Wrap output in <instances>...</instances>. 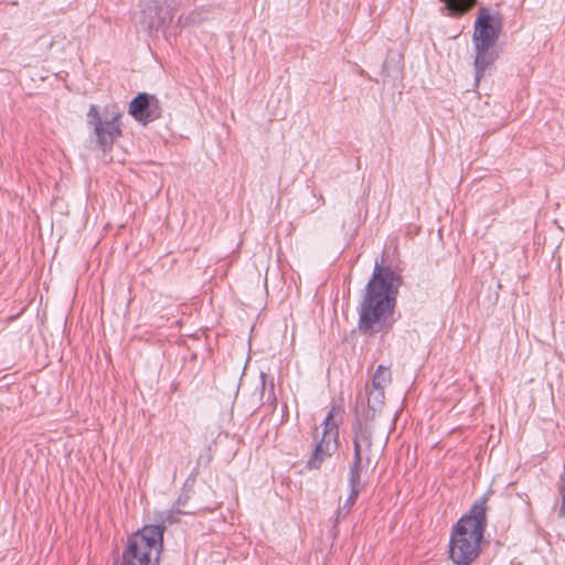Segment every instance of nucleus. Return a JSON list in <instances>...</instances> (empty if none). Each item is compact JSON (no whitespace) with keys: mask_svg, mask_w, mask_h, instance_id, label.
<instances>
[{"mask_svg":"<svg viewBox=\"0 0 565 565\" xmlns=\"http://www.w3.org/2000/svg\"><path fill=\"white\" fill-rule=\"evenodd\" d=\"M401 285L402 277L396 271L375 264L359 309L358 328L362 334L374 335L391 329L395 294Z\"/></svg>","mask_w":565,"mask_h":565,"instance_id":"f257e3e1","label":"nucleus"},{"mask_svg":"<svg viewBox=\"0 0 565 565\" xmlns=\"http://www.w3.org/2000/svg\"><path fill=\"white\" fill-rule=\"evenodd\" d=\"M486 510V500L481 499L454 525L448 552L455 565H471L479 557L487 526Z\"/></svg>","mask_w":565,"mask_h":565,"instance_id":"f03ea898","label":"nucleus"},{"mask_svg":"<svg viewBox=\"0 0 565 565\" xmlns=\"http://www.w3.org/2000/svg\"><path fill=\"white\" fill-rule=\"evenodd\" d=\"M163 525H145L128 537L120 565H159L163 548Z\"/></svg>","mask_w":565,"mask_h":565,"instance_id":"7ed1b4c3","label":"nucleus"},{"mask_svg":"<svg viewBox=\"0 0 565 565\" xmlns=\"http://www.w3.org/2000/svg\"><path fill=\"white\" fill-rule=\"evenodd\" d=\"M181 0H148L141 11L140 24L145 31H167L173 26L178 28L180 18L175 20Z\"/></svg>","mask_w":565,"mask_h":565,"instance_id":"20e7f679","label":"nucleus"},{"mask_svg":"<svg viewBox=\"0 0 565 565\" xmlns=\"http://www.w3.org/2000/svg\"><path fill=\"white\" fill-rule=\"evenodd\" d=\"M120 111L102 116L98 106L90 105L87 111V125L93 128L97 145L103 151H108L117 138L121 136Z\"/></svg>","mask_w":565,"mask_h":565,"instance_id":"39448f33","label":"nucleus"},{"mask_svg":"<svg viewBox=\"0 0 565 565\" xmlns=\"http://www.w3.org/2000/svg\"><path fill=\"white\" fill-rule=\"evenodd\" d=\"M502 22L499 12L480 7L473 25L472 44L494 46L501 33Z\"/></svg>","mask_w":565,"mask_h":565,"instance_id":"423d86ee","label":"nucleus"},{"mask_svg":"<svg viewBox=\"0 0 565 565\" xmlns=\"http://www.w3.org/2000/svg\"><path fill=\"white\" fill-rule=\"evenodd\" d=\"M128 113L136 121L146 126L161 117L162 105L157 96L139 93L130 102Z\"/></svg>","mask_w":565,"mask_h":565,"instance_id":"0eeeda50","label":"nucleus"},{"mask_svg":"<svg viewBox=\"0 0 565 565\" xmlns=\"http://www.w3.org/2000/svg\"><path fill=\"white\" fill-rule=\"evenodd\" d=\"M334 411L332 407L330 412L327 414L323 423H322V436L316 443L315 447H320L326 450V448H331L333 452H335L339 448V426L334 420Z\"/></svg>","mask_w":565,"mask_h":565,"instance_id":"6e6552de","label":"nucleus"},{"mask_svg":"<svg viewBox=\"0 0 565 565\" xmlns=\"http://www.w3.org/2000/svg\"><path fill=\"white\" fill-rule=\"evenodd\" d=\"M493 46L484 44H473L475 49V86L479 85L480 79L484 76L486 71L494 63L497 58Z\"/></svg>","mask_w":565,"mask_h":565,"instance_id":"1a4fd4ad","label":"nucleus"},{"mask_svg":"<svg viewBox=\"0 0 565 565\" xmlns=\"http://www.w3.org/2000/svg\"><path fill=\"white\" fill-rule=\"evenodd\" d=\"M353 454L363 456L369 454L372 448V429L367 422L356 418L353 423Z\"/></svg>","mask_w":565,"mask_h":565,"instance_id":"9d476101","label":"nucleus"},{"mask_svg":"<svg viewBox=\"0 0 565 565\" xmlns=\"http://www.w3.org/2000/svg\"><path fill=\"white\" fill-rule=\"evenodd\" d=\"M259 379L260 383L258 390L260 404L269 405L271 407V411L274 412L277 407V397L275 394L274 379L270 377L268 380L267 374L264 372H260Z\"/></svg>","mask_w":565,"mask_h":565,"instance_id":"9b49d317","label":"nucleus"},{"mask_svg":"<svg viewBox=\"0 0 565 565\" xmlns=\"http://www.w3.org/2000/svg\"><path fill=\"white\" fill-rule=\"evenodd\" d=\"M385 394L382 388H374L369 393L367 409L363 412L362 419L370 422L375 417V414L381 411L384 405Z\"/></svg>","mask_w":565,"mask_h":565,"instance_id":"f8f14e48","label":"nucleus"},{"mask_svg":"<svg viewBox=\"0 0 565 565\" xmlns=\"http://www.w3.org/2000/svg\"><path fill=\"white\" fill-rule=\"evenodd\" d=\"M363 469V456L359 454H353V461L350 466L349 470V486L350 489H355L361 491V473Z\"/></svg>","mask_w":565,"mask_h":565,"instance_id":"ddd939ff","label":"nucleus"},{"mask_svg":"<svg viewBox=\"0 0 565 565\" xmlns=\"http://www.w3.org/2000/svg\"><path fill=\"white\" fill-rule=\"evenodd\" d=\"M334 452L332 451L331 448H326L322 449L320 447H315L311 456L309 457V459L307 460L306 462V467L307 469L309 470H318L321 468L322 466V462L327 459V458H330Z\"/></svg>","mask_w":565,"mask_h":565,"instance_id":"4468645a","label":"nucleus"},{"mask_svg":"<svg viewBox=\"0 0 565 565\" xmlns=\"http://www.w3.org/2000/svg\"><path fill=\"white\" fill-rule=\"evenodd\" d=\"M359 493H360L359 490L350 489L349 497L347 498L344 503L338 508V510L335 512V522H339L349 515L353 504L355 503V500H356Z\"/></svg>","mask_w":565,"mask_h":565,"instance_id":"2eb2a0df","label":"nucleus"},{"mask_svg":"<svg viewBox=\"0 0 565 565\" xmlns=\"http://www.w3.org/2000/svg\"><path fill=\"white\" fill-rule=\"evenodd\" d=\"M392 381V374H391V371L390 369L383 366V365H380L377 367V370L375 371V374L372 379V386L374 388H382L384 390V387L391 383Z\"/></svg>","mask_w":565,"mask_h":565,"instance_id":"dca6fc26","label":"nucleus"},{"mask_svg":"<svg viewBox=\"0 0 565 565\" xmlns=\"http://www.w3.org/2000/svg\"><path fill=\"white\" fill-rule=\"evenodd\" d=\"M190 513L191 512H189V511L175 510V509L171 508L170 510L162 511L157 514V521H159V523L157 525H163L166 527L167 524H173V523L179 522V518H178L179 514H190Z\"/></svg>","mask_w":565,"mask_h":565,"instance_id":"f3484780","label":"nucleus"},{"mask_svg":"<svg viewBox=\"0 0 565 565\" xmlns=\"http://www.w3.org/2000/svg\"><path fill=\"white\" fill-rule=\"evenodd\" d=\"M188 500H189V495L188 494H181L177 499V501L174 502L172 508L175 509V510H182L181 508L188 502Z\"/></svg>","mask_w":565,"mask_h":565,"instance_id":"a211bd4d","label":"nucleus"},{"mask_svg":"<svg viewBox=\"0 0 565 565\" xmlns=\"http://www.w3.org/2000/svg\"><path fill=\"white\" fill-rule=\"evenodd\" d=\"M559 515L565 516V492L562 494V504L559 508Z\"/></svg>","mask_w":565,"mask_h":565,"instance_id":"6ab92c4d","label":"nucleus"},{"mask_svg":"<svg viewBox=\"0 0 565 565\" xmlns=\"http://www.w3.org/2000/svg\"><path fill=\"white\" fill-rule=\"evenodd\" d=\"M386 71H387V62H385V63L383 64V72H386Z\"/></svg>","mask_w":565,"mask_h":565,"instance_id":"aec40b11","label":"nucleus"},{"mask_svg":"<svg viewBox=\"0 0 565 565\" xmlns=\"http://www.w3.org/2000/svg\"><path fill=\"white\" fill-rule=\"evenodd\" d=\"M365 461H366V465H369V463H370V458H369V456H366Z\"/></svg>","mask_w":565,"mask_h":565,"instance_id":"412c9836","label":"nucleus"}]
</instances>
